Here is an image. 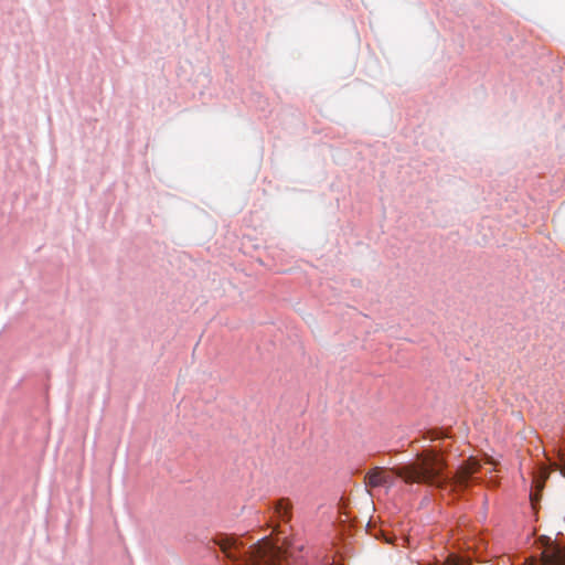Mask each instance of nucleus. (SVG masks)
<instances>
[{
  "mask_svg": "<svg viewBox=\"0 0 565 565\" xmlns=\"http://www.w3.org/2000/svg\"><path fill=\"white\" fill-rule=\"evenodd\" d=\"M447 463L435 449L424 451L415 460L390 469L376 467L365 476V484L370 488H392L395 479H402L406 484L423 483L439 490L458 493L469 486V480L480 470L481 462L469 457L457 469L452 477L445 473Z\"/></svg>",
  "mask_w": 565,
  "mask_h": 565,
  "instance_id": "1",
  "label": "nucleus"
},
{
  "mask_svg": "<svg viewBox=\"0 0 565 565\" xmlns=\"http://www.w3.org/2000/svg\"><path fill=\"white\" fill-rule=\"evenodd\" d=\"M216 544L227 558L239 561L241 565H280L279 552L269 543L253 545L245 551L236 539L226 536Z\"/></svg>",
  "mask_w": 565,
  "mask_h": 565,
  "instance_id": "2",
  "label": "nucleus"
},
{
  "mask_svg": "<svg viewBox=\"0 0 565 565\" xmlns=\"http://www.w3.org/2000/svg\"><path fill=\"white\" fill-rule=\"evenodd\" d=\"M291 509L292 505L288 499H280L276 502L274 507V512L277 519L282 522H289L291 520Z\"/></svg>",
  "mask_w": 565,
  "mask_h": 565,
  "instance_id": "3",
  "label": "nucleus"
},
{
  "mask_svg": "<svg viewBox=\"0 0 565 565\" xmlns=\"http://www.w3.org/2000/svg\"><path fill=\"white\" fill-rule=\"evenodd\" d=\"M542 561L544 565H565V552L558 548H552L543 552Z\"/></svg>",
  "mask_w": 565,
  "mask_h": 565,
  "instance_id": "4",
  "label": "nucleus"
},
{
  "mask_svg": "<svg viewBox=\"0 0 565 565\" xmlns=\"http://www.w3.org/2000/svg\"><path fill=\"white\" fill-rule=\"evenodd\" d=\"M469 561L467 558L450 554L444 565H467Z\"/></svg>",
  "mask_w": 565,
  "mask_h": 565,
  "instance_id": "5",
  "label": "nucleus"
},
{
  "mask_svg": "<svg viewBox=\"0 0 565 565\" xmlns=\"http://www.w3.org/2000/svg\"><path fill=\"white\" fill-rule=\"evenodd\" d=\"M429 438H430L431 440H434V439L439 438V436H438V434H437V433L431 431V433H429Z\"/></svg>",
  "mask_w": 565,
  "mask_h": 565,
  "instance_id": "6",
  "label": "nucleus"
},
{
  "mask_svg": "<svg viewBox=\"0 0 565 565\" xmlns=\"http://www.w3.org/2000/svg\"><path fill=\"white\" fill-rule=\"evenodd\" d=\"M562 462H563V465L561 468V472L565 476V459L564 458H562Z\"/></svg>",
  "mask_w": 565,
  "mask_h": 565,
  "instance_id": "7",
  "label": "nucleus"
},
{
  "mask_svg": "<svg viewBox=\"0 0 565 565\" xmlns=\"http://www.w3.org/2000/svg\"><path fill=\"white\" fill-rule=\"evenodd\" d=\"M535 499H536V497L534 498V497L531 494V501L533 502Z\"/></svg>",
  "mask_w": 565,
  "mask_h": 565,
  "instance_id": "8",
  "label": "nucleus"
}]
</instances>
